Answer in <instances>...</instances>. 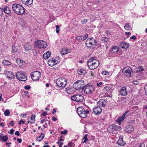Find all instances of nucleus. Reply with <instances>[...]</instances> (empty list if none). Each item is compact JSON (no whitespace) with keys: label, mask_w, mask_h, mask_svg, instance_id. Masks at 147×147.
<instances>
[{"label":"nucleus","mask_w":147,"mask_h":147,"mask_svg":"<svg viewBox=\"0 0 147 147\" xmlns=\"http://www.w3.org/2000/svg\"><path fill=\"white\" fill-rule=\"evenodd\" d=\"M87 64L90 69H94L98 67L99 64V62L95 59V57H91L87 61Z\"/></svg>","instance_id":"obj_1"},{"label":"nucleus","mask_w":147,"mask_h":147,"mask_svg":"<svg viewBox=\"0 0 147 147\" xmlns=\"http://www.w3.org/2000/svg\"><path fill=\"white\" fill-rule=\"evenodd\" d=\"M12 9L15 13L18 15H22L25 12L24 8L22 5L16 3L13 5Z\"/></svg>","instance_id":"obj_2"},{"label":"nucleus","mask_w":147,"mask_h":147,"mask_svg":"<svg viewBox=\"0 0 147 147\" xmlns=\"http://www.w3.org/2000/svg\"><path fill=\"white\" fill-rule=\"evenodd\" d=\"M77 112L78 115L83 118L86 117L87 114L89 113L88 110H86L85 111L84 108L81 107H79L77 108Z\"/></svg>","instance_id":"obj_3"},{"label":"nucleus","mask_w":147,"mask_h":147,"mask_svg":"<svg viewBox=\"0 0 147 147\" xmlns=\"http://www.w3.org/2000/svg\"><path fill=\"white\" fill-rule=\"evenodd\" d=\"M95 89L94 86L91 85L87 84L84 86V93L86 94H91L94 91Z\"/></svg>","instance_id":"obj_4"},{"label":"nucleus","mask_w":147,"mask_h":147,"mask_svg":"<svg viewBox=\"0 0 147 147\" xmlns=\"http://www.w3.org/2000/svg\"><path fill=\"white\" fill-rule=\"evenodd\" d=\"M16 76L17 79L20 81H25L27 79V77L24 72L17 71Z\"/></svg>","instance_id":"obj_5"},{"label":"nucleus","mask_w":147,"mask_h":147,"mask_svg":"<svg viewBox=\"0 0 147 147\" xmlns=\"http://www.w3.org/2000/svg\"><path fill=\"white\" fill-rule=\"evenodd\" d=\"M57 86L64 88L67 84V80L63 78H59L56 81Z\"/></svg>","instance_id":"obj_6"},{"label":"nucleus","mask_w":147,"mask_h":147,"mask_svg":"<svg viewBox=\"0 0 147 147\" xmlns=\"http://www.w3.org/2000/svg\"><path fill=\"white\" fill-rule=\"evenodd\" d=\"M96 44V41L95 39L93 38H88L86 40V46L92 48V46H94Z\"/></svg>","instance_id":"obj_7"},{"label":"nucleus","mask_w":147,"mask_h":147,"mask_svg":"<svg viewBox=\"0 0 147 147\" xmlns=\"http://www.w3.org/2000/svg\"><path fill=\"white\" fill-rule=\"evenodd\" d=\"M60 62L59 58H56L50 59L48 61V64L50 66H53L59 63Z\"/></svg>","instance_id":"obj_8"},{"label":"nucleus","mask_w":147,"mask_h":147,"mask_svg":"<svg viewBox=\"0 0 147 147\" xmlns=\"http://www.w3.org/2000/svg\"><path fill=\"white\" fill-rule=\"evenodd\" d=\"M122 72L126 76L131 77V73L133 72V71L131 67H127L124 68L123 69Z\"/></svg>","instance_id":"obj_9"},{"label":"nucleus","mask_w":147,"mask_h":147,"mask_svg":"<svg viewBox=\"0 0 147 147\" xmlns=\"http://www.w3.org/2000/svg\"><path fill=\"white\" fill-rule=\"evenodd\" d=\"M32 79L34 81L38 80L40 76V73L38 71H34L30 74Z\"/></svg>","instance_id":"obj_10"},{"label":"nucleus","mask_w":147,"mask_h":147,"mask_svg":"<svg viewBox=\"0 0 147 147\" xmlns=\"http://www.w3.org/2000/svg\"><path fill=\"white\" fill-rule=\"evenodd\" d=\"M72 100L78 102H82L83 101L84 97L81 95H76L71 97Z\"/></svg>","instance_id":"obj_11"},{"label":"nucleus","mask_w":147,"mask_h":147,"mask_svg":"<svg viewBox=\"0 0 147 147\" xmlns=\"http://www.w3.org/2000/svg\"><path fill=\"white\" fill-rule=\"evenodd\" d=\"M36 43L37 47L39 48L44 49L46 48L47 46L46 42L42 40H37L36 42Z\"/></svg>","instance_id":"obj_12"},{"label":"nucleus","mask_w":147,"mask_h":147,"mask_svg":"<svg viewBox=\"0 0 147 147\" xmlns=\"http://www.w3.org/2000/svg\"><path fill=\"white\" fill-rule=\"evenodd\" d=\"M108 129L111 131H119L121 130V127H118L114 124L110 125L108 127Z\"/></svg>","instance_id":"obj_13"},{"label":"nucleus","mask_w":147,"mask_h":147,"mask_svg":"<svg viewBox=\"0 0 147 147\" xmlns=\"http://www.w3.org/2000/svg\"><path fill=\"white\" fill-rule=\"evenodd\" d=\"M94 113L97 115L100 114L102 111V109L100 107L96 106L93 109Z\"/></svg>","instance_id":"obj_14"},{"label":"nucleus","mask_w":147,"mask_h":147,"mask_svg":"<svg viewBox=\"0 0 147 147\" xmlns=\"http://www.w3.org/2000/svg\"><path fill=\"white\" fill-rule=\"evenodd\" d=\"M76 83H74L73 84V87L75 89L78 90L79 92H82L84 91V86H80L76 85Z\"/></svg>","instance_id":"obj_15"},{"label":"nucleus","mask_w":147,"mask_h":147,"mask_svg":"<svg viewBox=\"0 0 147 147\" xmlns=\"http://www.w3.org/2000/svg\"><path fill=\"white\" fill-rule=\"evenodd\" d=\"M106 104V102L104 99H100L97 102V106L100 107H105Z\"/></svg>","instance_id":"obj_16"},{"label":"nucleus","mask_w":147,"mask_h":147,"mask_svg":"<svg viewBox=\"0 0 147 147\" xmlns=\"http://www.w3.org/2000/svg\"><path fill=\"white\" fill-rule=\"evenodd\" d=\"M134 129V127L131 125H127L125 128V131L128 133H130L132 132Z\"/></svg>","instance_id":"obj_17"},{"label":"nucleus","mask_w":147,"mask_h":147,"mask_svg":"<svg viewBox=\"0 0 147 147\" xmlns=\"http://www.w3.org/2000/svg\"><path fill=\"white\" fill-rule=\"evenodd\" d=\"M119 93L122 96H125L127 94L126 88L125 86L123 87L120 90Z\"/></svg>","instance_id":"obj_18"},{"label":"nucleus","mask_w":147,"mask_h":147,"mask_svg":"<svg viewBox=\"0 0 147 147\" xmlns=\"http://www.w3.org/2000/svg\"><path fill=\"white\" fill-rule=\"evenodd\" d=\"M128 112V111H126L124 114L121 117H119L117 120V122H118L119 125L121 124V123L123 121L125 118V115Z\"/></svg>","instance_id":"obj_19"},{"label":"nucleus","mask_w":147,"mask_h":147,"mask_svg":"<svg viewBox=\"0 0 147 147\" xmlns=\"http://www.w3.org/2000/svg\"><path fill=\"white\" fill-rule=\"evenodd\" d=\"M22 3L26 5H31L33 3V0H21Z\"/></svg>","instance_id":"obj_20"},{"label":"nucleus","mask_w":147,"mask_h":147,"mask_svg":"<svg viewBox=\"0 0 147 147\" xmlns=\"http://www.w3.org/2000/svg\"><path fill=\"white\" fill-rule=\"evenodd\" d=\"M117 144L120 146H123L125 143L123 140V137L121 136L119 138V139L117 142Z\"/></svg>","instance_id":"obj_21"},{"label":"nucleus","mask_w":147,"mask_h":147,"mask_svg":"<svg viewBox=\"0 0 147 147\" xmlns=\"http://www.w3.org/2000/svg\"><path fill=\"white\" fill-rule=\"evenodd\" d=\"M88 37V35L86 34L84 36H78L76 37L77 39L79 40V41H83Z\"/></svg>","instance_id":"obj_22"},{"label":"nucleus","mask_w":147,"mask_h":147,"mask_svg":"<svg viewBox=\"0 0 147 147\" xmlns=\"http://www.w3.org/2000/svg\"><path fill=\"white\" fill-rule=\"evenodd\" d=\"M77 71L78 74L80 75H84L86 73V70L84 68L78 69Z\"/></svg>","instance_id":"obj_23"},{"label":"nucleus","mask_w":147,"mask_h":147,"mask_svg":"<svg viewBox=\"0 0 147 147\" xmlns=\"http://www.w3.org/2000/svg\"><path fill=\"white\" fill-rule=\"evenodd\" d=\"M74 83H76V84H77L76 85H78V86H84V85L85 84L84 81L82 80H78L75 82Z\"/></svg>","instance_id":"obj_24"},{"label":"nucleus","mask_w":147,"mask_h":147,"mask_svg":"<svg viewBox=\"0 0 147 147\" xmlns=\"http://www.w3.org/2000/svg\"><path fill=\"white\" fill-rule=\"evenodd\" d=\"M129 44L126 42H122L121 43L120 45V47L122 48L127 49L129 47Z\"/></svg>","instance_id":"obj_25"},{"label":"nucleus","mask_w":147,"mask_h":147,"mask_svg":"<svg viewBox=\"0 0 147 147\" xmlns=\"http://www.w3.org/2000/svg\"><path fill=\"white\" fill-rule=\"evenodd\" d=\"M3 11L4 13L7 14H9L11 13V11L9 7L5 6L3 8Z\"/></svg>","instance_id":"obj_26"},{"label":"nucleus","mask_w":147,"mask_h":147,"mask_svg":"<svg viewBox=\"0 0 147 147\" xmlns=\"http://www.w3.org/2000/svg\"><path fill=\"white\" fill-rule=\"evenodd\" d=\"M45 135L43 133H42L40 136L36 137V140L38 142L41 141L44 138Z\"/></svg>","instance_id":"obj_27"},{"label":"nucleus","mask_w":147,"mask_h":147,"mask_svg":"<svg viewBox=\"0 0 147 147\" xmlns=\"http://www.w3.org/2000/svg\"><path fill=\"white\" fill-rule=\"evenodd\" d=\"M7 78L9 79H11L15 78V76L13 73L11 71H8L7 73Z\"/></svg>","instance_id":"obj_28"},{"label":"nucleus","mask_w":147,"mask_h":147,"mask_svg":"<svg viewBox=\"0 0 147 147\" xmlns=\"http://www.w3.org/2000/svg\"><path fill=\"white\" fill-rule=\"evenodd\" d=\"M51 55V53L49 51H47L43 54V58L45 59H47L50 57Z\"/></svg>","instance_id":"obj_29"},{"label":"nucleus","mask_w":147,"mask_h":147,"mask_svg":"<svg viewBox=\"0 0 147 147\" xmlns=\"http://www.w3.org/2000/svg\"><path fill=\"white\" fill-rule=\"evenodd\" d=\"M70 50L69 49H62L61 53L62 55H64L70 53Z\"/></svg>","instance_id":"obj_30"},{"label":"nucleus","mask_w":147,"mask_h":147,"mask_svg":"<svg viewBox=\"0 0 147 147\" xmlns=\"http://www.w3.org/2000/svg\"><path fill=\"white\" fill-rule=\"evenodd\" d=\"M24 47L25 50L27 51L30 50L32 49L31 45L29 43H27L24 46Z\"/></svg>","instance_id":"obj_31"},{"label":"nucleus","mask_w":147,"mask_h":147,"mask_svg":"<svg viewBox=\"0 0 147 147\" xmlns=\"http://www.w3.org/2000/svg\"><path fill=\"white\" fill-rule=\"evenodd\" d=\"M119 48L118 47L115 46L113 47L111 51L112 53H116L119 51Z\"/></svg>","instance_id":"obj_32"},{"label":"nucleus","mask_w":147,"mask_h":147,"mask_svg":"<svg viewBox=\"0 0 147 147\" xmlns=\"http://www.w3.org/2000/svg\"><path fill=\"white\" fill-rule=\"evenodd\" d=\"M2 63L5 65H10L12 64L11 62L6 60H3L2 62Z\"/></svg>","instance_id":"obj_33"},{"label":"nucleus","mask_w":147,"mask_h":147,"mask_svg":"<svg viewBox=\"0 0 147 147\" xmlns=\"http://www.w3.org/2000/svg\"><path fill=\"white\" fill-rule=\"evenodd\" d=\"M87 135H88L87 134L85 135L84 138H82V142L83 143H86L87 141H88V140L87 137Z\"/></svg>","instance_id":"obj_34"},{"label":"nucleus","mask_w":147,"mask_h":147,"mask_svg":"<svg viewBox=\"0 0 147 147\" xmlns=\"http://www.w3.org/2000/svg\"><path fill=\"white\" fill-rule=\"evenodd\" d=\"M16 62L18 64L19 66H20L22 65V64H20V63L21 64V63H23L24 62V61L23 60H21L20 59H17L16 60Z\"/></svg>","instance_id":"obj_35"},{"label":"nucleus","mask_w":147,"mask_h":147,"mask_svg":"<svg viewBox=\"0 0 147 147\" xmlns=\"http://www.w3.org/2000/svg\"><path fill=\"white\" fill-rule=\"evenodd\" d=\"M136 72L138 73L140 72L143 71L144 70L143 68L141 66H139L138 68H136Z\"/></svg>","instance_id":"obj_36"},{"label":"nucleus","mask_w":147,"mask_h":147,"mask_svg":"<svg viewBox=\"0 0 147 147\" xmlns=\"http://www.w3.org/2000/svg\"><path fill=\"white\" fill-rule=\"evenodd\" d=\"M8 137L6 136H2L1 139L4 142H6L8 140Z\"/></svg>","instance_id":"obj_37"},{"label":"nucleus","mask_w":147,"mask_h":147,"mask_svg":"<svg viewBox=\"0 0 147 147\" xmlns=\"http://www.w3.org/2000/svg\"><path fill=\"white\" fill-rule=\"evenodd\" d=\"M124 28L127 30H130L131 29V27L130 26L129 23H127L125 26Z\"/></svg>","instance_id":"obj_38"},{"label":"nucleus","mask_w":147,"mask_h":147,"mask_svg":"<svg viewBox=\"0 0 147 147\" xmlns=\"http://www.w3.org/2000/svg\"><path fill=\"white\" fill-rule=\"evenodd\" d=\"M12 50L13 52L15 53L18 51V49L15 46L13 45L12 46Z\"/></svg>","instance_id":"obj_39"},{"label":"nucleus","mask_w":147,"mask_h":147,"mask_svg":"<svg viewBox=\"0 0 147 147\" xmlns=\"http://www.w3.org/2000/svg\"><path fill=\"white\" fill-rule=\"evenodd\" d=\"M59 26L58 25L56 26V32L57 33H59Z\"/></svg>","instance_id":"obj_40"},{"label":"nucleus","mask_w":147,"mask_h":147,"mask_svg":"<svg viewBox=\"0 0 147 147\" xmlns=\"http://www.w3.org/2000/svg\"><path fill=\"white\" fill-rule=\"evenodd\" d=\"M10 113L9 111L8 110H6L4 112V114L6 116H8L9 115Z\"/></svg>","instance_id":"obj_41"},{"label":"nucleus","mask_w":147,"mask_h":147,"mask_svg":"<svg viewBox=\"0 0 147 147\" xmlns=\"http://www.w3.org/2000/svg\"><path fill=\"white\" fill-rule=\"evenodd\" d=\"M102 40L104 42L107 41L109 40V38L106 37H103L102 38Z\"/></svg>","instance_id":"obj_42"},{"label":"nucleus","mask_w":147,"mask_h":147,"mask_svg":"<svg viewBox=\"0 0 147 147\" xmlns=\"http://www.w3.org/2000/svg\"><path fill=\"white\" fill-rule=\"evenodd\" d=\"M24 88L26 90H29L31 88V87L29 85H27L24 87Z\"/></svg>","instance_id":"obj_43"},{"label":"nucleus","mask_w":147,"mask_h":147,"mask_svg":"<svg viewBox=\"0 0 147 147\" xmlns=\"http://www.w3.org/2000/svg\"><path fill=\"white\" fill-rule=\"evenodd\" d=\"M67 133V131L66 130H65L64 131H62L61 132V134H63L66 135Z\"/></svg>","instance_id":"obj_44"},{"label":"nucleus","mask_w":147,"mask_h":147,"mask_svg":"<svg viewBox=\"0 0 147 147\" xmlns=\"http://www.w3.org/2000/svg\"><path fill=\"white\" fill-rule=\"evenodd\" d=\"M68 145L69 147H71L74 145V144L72 142H70L68 144Z\"/></svg>","instance_id":"obj_45"},{"label":"nucleus","mask_w":147,"mask_h":147,"mask_svg":"<svg viewBox=\"0 0 147 147\" xmlns=\"http://www.w3.org/2000/svg\"><path fill=\"white\" fill-rule=\"evenodd\" d=\"M35 115H31V117L30 118L32 120H34L35 121Z\"/></svg>","instance_id":"obj_46"},{"label":"nucleus","mask_w":147,"mask_h":147,"mask_svg":"<svg viewBox=\"0 0 147 147\" xmlns=\"http://www.w3.org/2000/svg\"><path fill=\"white\" fill-rule=\"evenodd\" d=\"M24 92L26 94L25 96H27L28 98H30V96L28 94V92L25 91Z\"/></svg>","instance_id":"obj_47"},{"label":"nucleus","mask_w":147,"mask_h":147,"mask_svg":"<svg viewBox=\"0 0 147 147\" xmlns=\"http://www.w3.org/2000/svg\"><path fill=\"white\" fill-rule=\"evenodd\" d=\"M108 73V72L107 71H103L102 72V74L103 75H106Z\"/></svg>","instance_id":"obj_48"},{"label":"nucleus","mask_w":147,"mask_h":147,"mask_svg":"<svg viewBox=\"0 0 147 147\" xmlns=\"http://www.w3.org/2000/svg\"><path fill=\"white\" fill-rule=\"evenodd\" d=\"M71 90V88H67L66 90L68 93H70V90Z\"/></svg>","instance_id":"obj_49"},{"label":"nucleus","mask_w":147,"mask_h":147,"mask_svg":"<svg viewBox=\"0 0 147 147\" xmlns=\"http://www.w3.org/2000/svg\"><path fill=\"white\" fill-rule=\"evenodd\" d=\"M87 22V20L84 19V20H82V21L81 22L82 24H85Z\"/></svg>","instance_id":"obj_50"},{"label":"nucleus","mask_w":147,"mask_h":147,"mask_svg":"<svg viewBox=\"0 0 147 147\" xmlns=\"http://www.w3.org/2000/svg\"><path fill=\"white\" fill-rule=\"evenodd\" d=\"M14 131L13 129H12L10 130V132L9 133V134H13ZM9 133V132H8Z\"/></svg>","instance_id":"obj_51"},{"label":"nucleus","mask_w":147,"mask_h":147,"mask_svg":"<svg viewBox=\"0 0 147 147\" xmlns=\"http://www.w3.org/2000/svg\"><path fill=\"white\" fill-rule=\"evenodd\" d=\"M15 135L17 136H19L20 135V133L19 131H16L15 132Z\"/></svg>","instance_id":"obj_52"},{"label":"nucleus","mask_w":147,"mask_h":147,"mask_svg":"<svg viewBox=\"0 0 147 147\" xmlns=\"http://www.w3.org/2000/svg\"><path fill=\"white\" fill-rule=\"evenodd\" d=\"M3 9L0 8V16L2 15L3 14Z\"/></svg>","instance_id":"obj_53"},{"label":"nucleus","mask_w":147,"mask_h":147,"mask_svg":"<svg viewBox=\"0 0 147 147\" xmlns=\"http://www.w3.org/2000/svg\"><path fill=\"white\" fill-rule=\"evenodd\" d=\"M102 84V82H100L99 83H97V86H101V85Z\"/></svg>","instance_id":"obj_54"},{"label":"nucleus","mask_w":147,"mask_h":147,"mask_svg":"<svg viewBox=\"0 0 147 147\" xmlns=\"http://www.w3.org/2000/svg\"><path fill=\"white\" fill-rule=\"evenodd\" d=\"M145 146V145L144 144V143H141L139 147H144Z\"/></svg>","instance_id":"obj_55"},{"label":"nucleus","mask_w":147,"mask_h":147,"mask_svg":"<svg viewBox=\"0 0 147 147\" xmlns=\"http://www.w3.org/2000/svg\"><path fill=\"white\" fill-rule=\"evenodd\" d=\"M47 114V113L46 111L44 112L42 114V115L43 116H45Z\"/></svg>","instance_id":"obj_56"},{"label":"nucleus","mask_w":147,"mask_h":147,"mask_svg":"<svg viewBox=\"0 0 147 147\" xmlns=\"http://www.w3.org/2000/svg\"><path fill=\"white\" fill-rule=\"evenodd\" d=\"M131 39H133L134 40H135L136 39V37L135 36H133L130 37Z\"/></svg>","instance_id":"obj_57"},{"label":"nucleus","mask_w":147,"mask_h":147,"mask_svg":"<svg viewBox=\"0 0 147 147\" xmlns=\"http://www.w3.org/2000/svg\"><path fill=\"white\" fill-rule=\"evenodd\" d=\"M14 124V123L12 121H11L9 123V124L13 126Z\"/></svg>","instance_id":"obj_58"},{"label":"nucleus","mask_w":147,"mask_h":147,"mask_svg":"<svg viewBox=\"0 0 147 147\" xmlns=\"http://www.w3.org/2000/svg\"><path fill=\"white\" fill-rule=\"evenodd\" d=\"M17 140V141L19 143H20L22 141V140L21 139H19V138H18Z\"/></svg>","instance_id":"obj_59"},{"label":"nucleus","mask_w":147,"mask_h":147,"mask_svg":"<svg viewBox=\"0 0 147 147\" xmlns=\"http://www.w3.org/2000/svg\"><path fill=\"white\" fill-rule=\"evenodd\" d=\"M21 116L24 118H25L26 117V114H22L21 115Z\"/></svg>","instance_id":"obj_60"},{"label":"nucleus","mask_w":147,"mask_h":147,"mask_svg":"<svg viewBox=\"0 0 147 147\" xmlns=\"http://www.w3.org/2000/svg\"><path fill=\"white\" fill-rule=\"evenodd\" d=\"M52 120L54 121H56V120H57V119L56 118H55V117H53L52 118Z\"/></svg>","instance_id":"obj_61"},{"label":"nucleus","mask_w":147,"mask_h":147,"mask_svg":"<svg viewBox=\"0 0 147 147\" xmlns=\"http://www.w3.org/2000/svg\"><path fill=\"white\" fill-rule=\"evenodd\" d=\"M56 112V110L54 109L53 110V111H52V113L53 114H54Z\"/></svg>","instance_id":"obj_62"},{"label":"nucleus","mask_w":147,"mask_h":147,"mask_svg":"<svg viewBox=\"0 0 147 147\" xmlns=\"http://www.w3.org/2000/svg\"><path fill=\"white\" fill-rule=\"evenodd\" d=\"M63 144V142H61L60 144H59V147H62V146Z\"/></svg>","instance_id":"obj_63"},{"label":"nucleus","mask_w":147,"mask_h":147,"mask_svg":"<svg viewBox=\"0 0 147 147\" xmlns=\"http://www.w3.org/2000/svg\"><path fill=\"white\" fill-rule=\"evenodd\" d=\"M0 125L2 126V127H4L5 126L3 123H0Z\"/></svg>","instance_id":"obj_64"}]
</instances>
